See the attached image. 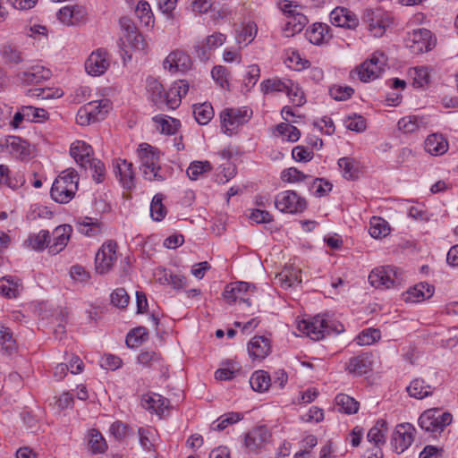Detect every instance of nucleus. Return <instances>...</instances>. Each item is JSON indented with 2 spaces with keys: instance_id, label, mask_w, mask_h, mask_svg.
I'll return each mask as SVG.
<instances>
[{
  "instance_id": "680f3d73",
  "label": "nucleus",
  "mask_w": 458,
  "mask_h": 458,
  "mask_svg": "<svg viewBox=\"0 0 458 458\" xmlns=\"http://www.w3.org/2000/svg\"><path fill=\"white\" fill-rule=\"evenodd\" d=\"M162 200L163 196L161 194H156L150 204V215L156 221H161L166 215V208L163 205Z\"/></svg>"
},
{
  "instance_id": "5fc2aeb1",
  "label": "nucleus",
  "mask_w": 458,
  "mask_h": 458,
  "mask_svg": "<svg viewBox=\"0 0 458 458\" xmlns=\"http://www.w3.org/2000/svg\"><path fill=\"white\" fill-rule=\"evenodd\" d=\"M284 93L296 106H301L305 103L304 92L297 83H294L291 80H289V83H287Z\"/></svg>"
},
{
  "instance_id": "774afa93",
  "label": "nucleus",
  "mask_w": 458,
  "mask_h": 458,
  "mask_svg": "<svg viewBox=\"0 0 458 458\" xmlns=\"http://www.w3.org/2000/svg\"><path fill=\"white\" fill-rule=\"evenodd\" d=\"M354 93V89L349 86L334 85L329 89L330 96L337 101H344L350 98Z\"/></svg>"
},
{
  "instance_id": "bf43d9fd",
  "label": "nucleus",
  "mask_w": 458,
  "mask_h": 458,
  "mask_svg": "<svg viewBox=\"0 0 458 458\" xmlns=\"http://www.w3.org/2000/svg\"><path fill=\"white\" fill-rule=\"evenodd\" d=\"M243 419V414L241 412H227L223 414L217 419V424L213 426L212 428L215 430H224L229 425L234 424Z\"/></svg>"
},
{
  "instance_id": "aec40b11",
  "label": "nucleus",
  "mask_w": 458,
  "mask_h": 458,
  "mask_svg": "<svg viewBox=\"0 0 458 458\" xmlns=\"http://www.w3.org/2000/svg\"><path fill=\"white\" fill-rule=\"evenodd\" d=\"M250 288V285L246 282L232 283L225 286L223 296L229 303L241 301L247 303L248 305H250L249 298L245 297Z\"/></svg>"
},
{
  "instance_id": "c9c22d12",
  "label": "nucleus",
  "mask_w": 458,
  "mask_h": 458,
  "mask_svg": "<svg viewBox=\"0 0 458 458\" xmlns=\"http://www.w3.org/2000/svg\"><path fill=\"white\" fill-rule=\"evenodd\" d=\"M425 125L423 117L417 115L405 116L398 122V129L404 133H412Z\"/></svg>"
},
{
  "instance_id": "cd10ccee",
  "label": "nucleus",
  "mask_w": 458,
  "mask_h": 458,
  "mask_svg": "<svg viewBox=\"0 0 458 458\" xmlns=\"http://www.w3.org/2000/svg\"><path fill=\"white\" fill-rule=\"evenodd\" d=\"M76 229L86 236H95L101 233L102 225L91 217H79L75 221Z\"/></svg>"
},
{
  "instance_id": "6ab92c4d",
  "label": "nucleus",
  "mask_w": 458,
  "mask_h": 458,
  "mask_svg": "<svg viewBox=\"0 0 458 458\" xmlns=\"http://www.w3.org/2000/svg\"><path fill=\"white\" fill-rule=\"evenodd\" d=\"M72 233V227L70 225H61L53 231V242L49 245V253L53 255L58 254L67 245L71 234Z\"/></svg>"
},
{
  "instance_id": "f03ea898",
  "label": "nucleus",
  "mask_w": 458,
  "mask_h": 458,
  "mask_svg": "<svg viewBox=\"0 0 458 458\" xmlns=\"http://www.w3.org/2000/svg\"><path fill=\"white\" fill-rule=\"evenodd\" d=\"M119 24L123 33L122 48L127 57H131L134 54L146 55L147 43L134 21L129 17H122L119 20Z\"/></svg>"
},
{
  "instance_id": "37998d69",
  "label": "nucleus",
  "mask_w": 458,
  "mask_h": 458,
  "mask_svg": "<svg viewBox=\"0 0 458 458\" xmlns=\"http://www.w3.org/2000/svg\"><path fill=\"white\" fill-rule=\"evenodd\" d=\"M338 165L343 171V176L347 180H354L358 177L359 165L351 157H342L338 160Z\"/></svg>"
},
{
  "instance_id": "58836bf2",
  "label": "nucleus",
  "mask_w": 458,
  "mask_h": 458,
  "mask_svg": "<svg viewBox=\"0 0 458 458\" xmlns=\"http://www.w3.org/2000/svg\"><path fill=\"white\" fill-rule=\"evenodd\" d=\"M251 388L257 392H265L271 386V377L264 370L255 371L250 378Z\"/></svg>"
},
{
  "instance_id": "a211bd4d",
  "label": "nucleus",
  "mask_w": 458,
  "mask_h": 458,
  "mask_svg": "<svg viewBox=\"0 0 458 458\" xmlns=\"http://www.w3.org/2000/svg\"><path fill=\"white\" fill-rule=\"evenodd\" d=\"M19 80L26 85L38 84L50 78V70L42 65H33L17 74Z\"/></svg>"
},
{
  "instance_id": "13d9d810",
  "label": "nucleus",
  "mask_w": 458,
  "mask_h": 458,
  "mask_svg": "<svg viewBox=\"0 0 458 458\" xmlns=\"http://www.w3.org/2000/svg\"><path fill=\"white\" fill-rule=\"evenodd\" d=\"M212 166L208 161H194L187 169V175L191 180H197L204 173L209 172Z\"/></svg>"
},
{
  "instance_id": "b1692460",
  "label": "nucleus",
  "mask_w": 458,
  "mask_h": 458,
  "mask_svg": "<svg viewBox=\"0 0 458 458\" xmlns=\"http://www.w3.org/2000/svg\"><path fill=\"white\" fill-rule=\"evenodd\" d=\"M248 352L253 360H263L271 352L270 341L265 336H255L248 344Z\"/></svg>"
},
{
  "instance_id": "a19ab883",
  "label": "nucleus",
  "mask_w": 458,
  "mask_h": 458,
  "mask_svg": "<svg viewBox=\"0 0 458 458\" xmlns=\"http://www.w3.org/2000/svg\"><path fill=\"white\" fill-rule=\"evenodd\" d=\"M28 242L34 250L41 251L45 248L49 249L51 242L50 233L47 230H41L38 233L31 234L28 239Z\"/></svg>"
},
{
  "instance_id": "a878e982",
  "label": "nucleus",
  "mask_w": 458,
  "mask_h": 458,
  "mask_svg": "<svg viewBox=\"0 0 458 458\" xmlns=\"http://www.w3.org/2000/svg\"><path fill=\"white\" fill-rule=\"evenodd\" d=\"M424 148L433 156H440L447 151L448 143L441 134L433 133L427 137L424 142Z\"/></svg>"
},
{
  "instance_id": "1a4fd4ad",
  "label": "nucleus",
  "mask_w": 458,
  "mask_h": 458,
  "mask_svg": "<svg viewBox=\"0 0 458 458\" xmlns=\"http://www.w3.org/2000/svg\"><path fill=\"white\" fill-rule=\"evenodd\" d=\"M437 39L429 30L421 28L413 30L410 34L407 47L414 55H420L430 51L435 47Z\"/></svg>"
},
{
  "instance_id": "79ce46f5",
  "label": "nucleus",
  "mask_w": 458,
  "mask_h": 458,
  "mask_svg": "<svg viewBox=\"0 0 458 458\" xmlns=\"http://www.w3.org/2000/svg\"><path fill=\"white\" fill-rule=\"evenodd\" d=\"M289 80H281L278 78L267 79L261 82L260 90L263 94H271L276 92H284Z\"/></svg>"
},
{
  "instance_id": "c03bdc74",
  "label": "nucleus",
  "mask_w": 458,
  "mask_h": 458,
  "mask_svg": "<svg viewBox=\"0 0 458 458\" xmlns=\"http://www.w3.org/2000/svg\"><path fill=\"white\" fill-rule=\"evenodd\" d=\"M193 114L198 123L208 124L214 116V110L210 104L203 103L194 106Z\"/></svg>"
},
{
  "instance_id": "473e14b6",
  "label": "nucleus",
  "mask_w": 458,
  "mask_h": 458,
  "mask_svg": "<svg viewBox=\"0 0 458 458\" xmlns=\"http://www.w3.org/2000/svg\"><path fill=\"white\" fill-rule=\"evenodd\" d=\"M406 389L409 395L416 399H423L433 392L432 386L421 378L412 380Z\"/></svg>"
},
{
  "instance_id": "9d476101",
  "label": "nucleus",
  "mask_w": 458,
  "mask_h": 458,
  "mask_svg": "<svg viewBox=\"0 0 458 458\" xmlns=\"http://www.w3.org/2000/svg\"><path fill=\"white\" fill-rule=\"evenodd\" d=\"M416 428L411 423L398 424L392 435L391 445L397 454L403 453L414 441Z\"/></svg>"
},
{
  "instance_id": "20e7f679",
  "label": "nucleus",
  "mask_w": 458,
  "mask_h": 458,
  "mask_svg": "<svg viewBox=\"0 0 458 458\" xmlns=\"http://www.w3.org/2000/svg\"><path fill=\"white\" fill-rule=\"evenodd\" d=\"M139 156L141 160L143 177L148 181L162 182L165 176L160 173L159 157L155 148L148 143L139 147Z\"/></svg>"
},
{
  "instance_id": "7ed1b4c3",
  "label": "nucleus",
  "mask_w": 458,
  "mask_h": 458,
  "mask_svg": "<svg viewBox=\"0 0 458 458\" xmlns=\"http://www.w3.org/2000/svg\"><path fill=\"white\" fill-rule=\"evenodd\" d=\"M298 328L303 334H306L312 340H319L326 335L331 333L339 334L344 331V326L335 321H331L324 316H316L310 321L302 320L299 323Z\"/></svg>"
},
{
  "instance_id": "393cba45",
  "label": "nucleus",
  "mask_w": 458,
  "mask_h": 458,
  "mask_svg": "<svg viewBox=\"0 0 458 458\" xmlns=\"http://www.w3.org/2000/svg\"><path fill=\"white\" fill-rule=\"evenodd\" d=\"M142 407L148 411L163 415L168 410L170 402L160 394H146L141 399Z\"/></svg>"
},
{
  "instance_id": "864d4df0",
  "label": "nucleus",
  "mask_w": 458,
  "mask_h": 458,
  "mask_svg": "<svg viewBox=\"0 0 458 458\" xmlns=\"http://www.w3.org/2000/svg\"><path fill=\"white\" fill-rule=\"evenodd\" d=\"M0 345L2 353L5 355H11L16 350L15 340L13 338L12 333L7 327H3L0 330Z\"/></svg>"
},
{
  "instance_id": "423d86ee",
  "label": "nucleus",
  "mask_w": 458,
  "mask_h": 458,
  "mask_svg": "<svg viewBox=\"0 0 458 458\" xmlns=\"http://www.w3.org/2000/svg\"><path fill=\"white\" fill-rule=\"evenodd\" d=\"M301 6L291 1H285L283 4L282 11L285 15L284 31L286 37L300 33L308 24V18L301 13Z\"/></svg>"
},
{
  "instance_id": "72a5a7b5",
  "label": "nucleus",
  "mask_w": 458,
  "mask_h": 458,
  "mask_svg": "<svg viewBox=\"0 0 458 458\" xmlns=\"http://www.w3.org/2000/svg\"><path fill=\"white\" fill-rule=\"evenodd\" d=\"M146 89L151 101L155 105L164 104V95L165 92H164L163 85L157 79L148 77L146 81Z\"/></svg>"
},
{
  "instance_id": "5701e85b",
  "label": "nucleus",
  "mask_w": 458,
  "mask_h": 458,
  "mask_svg": "<svg viewBox=\"0 0 458 458\" xmlns=\"http://www.w3.org/2000/svg\"><path fill=\"white\" fill-rule=\"evenodd\" d=\"M225 40V36L221 33H215L208 36L205 42L198 43L194 46L195 55L198 57L210 56L213 51L222 46Z\"/></svg>"
},
{
  "instance_id": "39448f33",
  "label": "nucleus",
  "mask_w": 458,
  "mask_h": 458,
  "mask_svg": "<svg viewBox=\"0 0 458 458\" xmlns=\"http://www.w3.org/2000/svg\"><path fill=\"white\" fill-rule=\"evenodd\" d=\"M369 281L376 288L388 289L401 285L404 281V274L396 267L384 266L373 269Z\"/></svg>"
},
{
  "instance_id": "ddd939ff",
  "label": "nucleus",
  "mask_w": 458,
  "mask_h": 458,
  "mask_svg": "<svg viewBox=\"0 0 458 458\" xmlns=\"http://www.w3.org/2000/svg\"><path fill=\"white\" fill-rule=\"evenodd\" d=\"M87 14L82 5H66L58 11L57 19L66 26H77L85 22Z\"/></svg>"
},
{
  "instance_id": "69168bd1",
  "label": "nucleus",
  "mask_w": 458,
  "mask_h": 458,
  "mask_svg": "<svg viewBox=\"0 0 458 458\" xmlns=\"http://www.w3.org/2000/svg\"><path fill=\"white\" fill-rule=\"evenodd\" d=\"M332 183L324 178H316L313 180L310 191H313L316 197H323L327 195L332 190Z\"/></svg>"
},
{
  "instance_id": "4468645a",
  "label": "nucleus",
  "mask_w": 458,
  "mask_h": 458,
  "mask_svg": "<svg viewBox=\"0 0 458 458\" xmlns=\"http://www.w3.org/2000/svg\"><path fill=\"white\" fill-rule=\"evenodd\" d=\"M363 20L369 24V30L375 37H381L389 26L388 18L383 17L381 10L367 9L363 13Z\"/></svg>"
},
{
  "instance_id": "f3484780",
  "label": "nucleus",
  "mask_w": 458,
  "mask_h": 458,
  "mask_svg": "<svg viewBox=\"0 0 458 458\" xmlns=\"http://www.w3.org/2000/svg\"><path fill=\"white\" fill-rule=\"evenodd\" d=\"M330 21L334 26L355 29L359 25L356 14L344 7H336L330 13Z\"/></svg>"
},
{
  "instance_id": "c85d7f7f",
  "label": "nucleus",
  "mask_w": 458,
  "mask_h": 458,
  "mask_svg": "<svg viewBox=\"0 0 458 458\" xmlns=\"http://www.w3.org/2000/svg\"><path fill=\"white\" fill-rule=\"evenodd\" d=\"M116 174L120 175V182L124 190L130 191L134 187V174L132 172V164L126 160L116 162Z\"/></svg>"
},
{
  "instance_id": "3c124183",
  "label": "nucleus",
  "mask_w": 458,
  "mask_h": 458,
  "mask_svg": "<svg viewBox=\"0 0 458 458\" xmlns=\"http://www.w3.org/2000/svg\"><path fill=\"white\" fill-rule=\"evenodd\" d=\"M108 66L107 59H86L85 62V70L91 76L103 74Z\"/></svg>"
},
{
  "instance_id": "e433bc0d",
  "label": "nucleus",
  "mask_w": 458,
  "mask_h": 458,
  "mask_svg": "<svg viewBox=\"0 0 458 458\" xmlns=\"http://www.w3.org/2000/svg\"><path fill=\"white\" fill-rule=\"evenodd\" d=\"M335 404L340 411L346 414L357 413L360 407L359 402L344 394H339L335 396Z\"/></svg>"
},
{
  "instance_id": "dca6fc26",
  "label": "nucleus",
  "mask_w": 458,
  "mask_h": 458,
  "mask_svg": "<svg viewBox=\"0 0 458 458\" xmlns=\"http://www.w3.org/2000/svg\"><path fill=\"white\" fill-rule=\"evenodd\" d=\"M270 436L267 427L259 426L254 428L245 436V446L250 452H258L268 441Z\"/></svg>"
},
{
  "instance_id": "4c0bfd02",
  "label": "nucleus",
  "mask_w": 458,
  "mask_h": 458,
  "mask_svg": "<svg viewBox=\"0 0 458 458\" xmlns=\"http://www.w3.org/2000/svg\"><path fill=\"white\" fill-rule=\"evenodd\" d=\"M328 26L324 23H314L306 31L309 41L314 45H319L326 40L328 34Z\"/></svg>"
},
{
  "instance_id": "e2e57ef3",
  "label": "nucleus",
  "mask_w": 458,
  "mask_h": 458,
  "mask_svg": "<svg viewBox=\"0 0 458 458\" xmlns=\"http://www.w3.org/2000/svg\"><path fill=\"white\" fill-rule=\"evenodd\" d=\"M148 335V331L143 327L131 330L126 336V344L130 347L138 346L142 344Z\"/></svg>"
},
{
  "instance_id": "2eb2a0df",
  "label": "nucleus",
  "mask_w": 458,
  "mask_h": 458,
  "mask_svg": "<svg viewBox=\"0 0 458 458\" xmlns=\"http://www.w3.org/2000/svg\"><path fill=\"white\" fill-rule=\"evenodd\" d=\"M188 90L189 83L187 81L179 80L174 81L164 95V104L170 109H175L180 106L182 97L187 94Z\"/></svg>"
},
{
  "instance_id": "7c9ffc66",
  "label": "nucleus",
  "mask_w": 458,
  "mask_h": 458,
  "mask_svg": "<svg viewBox=\"0 0 458 458\" xmlns=\"http://www.w3.org/2000/svg\"><path fill=\"white\" fill-rule=\"evenodd\" d=\"M4 145L9 148L10 153L17 157L24 158L30 155L27 141L20 137L7 136L4 140Z\"/></svg>"
},
{
  "instance_id": "9b49d317",
  "label": "nucleus",
  "mask_w": 458,
  "mask_h": 458,
  "mask_svg": "<svg viewBox=\"0 0 458 458\" xmlns=\"http://www.w3.org/2000/svg\"><path fill=\"white\" fill-rule=\"evenodd\" d=\"M114 243L108 240L105 242L98 250L95 257V269L99 275L109 273L114 266Z\"/></svg>"
},
{
  "instance_id": "603ef678",
  "label": "nucleus",
  "mask_w": 458,
  "mask_h": 458,
  "mask_svg": "<svg viewBox=\"0 0 458 458\" xmlns=\"http://www.w3.org/2000/svg\"><path fill=\"white\" fill-rule=\"evenodd\" d=\"M154 121L157 123V129L165 134L171 135L174 134L178 127L180 126V122L177 119L174 118H165L156 116Z\"/></svg>"
},
{
  "instance_id": "09e8293b",
  "label": "nucleus",
  "mask_w": 458,
  "mask_h": 458,
  "mask_svg": "<svg viewBox=\"0 0 458 458\" xmlns=\"http://www.w3.org/2000/svg\"><path fill=\"white\" fill-rule=\"evenodd\" d=\"M390 232L387 222L380 217H373L370 221L369 234L377 239L386 236Z\"/></svg>"
},
{
  "instance_id": "6e6d98bb",
  "label": "nucleus",
  "mask_w": 458,
  "mask_h": 458,
  "mask_svg": "<svg viewBox=\"0 0 458 458\" xmlns=\"http://www.w3.org/2000/svg\"><path fill=\"white\" fill-rule=\"evenodd\" d=\"M87 105L92 106L94 117L96 120H103L106 115L112 110L113 103L110 99L104 98L98 101L90 102Z\"/></svg>"
},
{
  "instance_id": "f257e3e1",
  "label": "nucleus",
  "mask_w": 458,
  "mask_h": 458,
  "mask_svg": "<svg viewBox=\"0 0 458 458\" xmlns=\"http://www.w3.org/2000/svg\"><path fill=\"white\" fill-rule=\"evenodd\" d=\"M79 175L74 169L63 171L54 181L50 195L57 203L70 202L78 191Z\"/></svg>"
},
{
  "instance_id": "0e129e2a",
  "label": "nucleus",
  "mask_w": 458,
  "mask_h": 458,
  "mask_svg": "<svg viewBox=\"0 0 458 458\" xmlns=\"http://www.w3.org/2000/svg\"><path fill=\"white\" fill-rule=\"evenodd\" d=\"M344 125L348 130L362 132L366 130V120L363 116L354 114L344 119Z\"/></svg>"
},
{
  "instance_id": "4d7b16f0",
  "label": "nucleus",
  "mask_w": 458,
  "mask_h": 458,
  "mask_svg": "<svg viewBox=\"0 0 458 458\" xmlns=\"http://www.w3.org/2000/svg\"><path fill=\"white\" fill-rule=\"evenodd\" d=\"M381 337V333L376 328H367L362 330L356 337L358 345L365 346L370 345L378 341Z\"/></svg>"
},
{
  "instance_id": "a18cd8bd",
  "label": "nucleus",
  "mask_w": 458,
  "mask_h": 458,
  "mask_svg": "<svg viewBox=\"0 0 458 458\" xmlns=\"http://www.w3.org/2000/svg\"><path fill=\"white\" fill-rule=\"evenodd\" d=\"M191 59H164L163 67L171 73L185 72L191 67Z\"/></svg>"
},
{
  "instance_id": "4be33fe9",
  "label": "nucleus",
  "mask_w": 458,
  "mask_h": 458,
  "mask_svg": "<svg viewBox=\"0 0 458 458\" xmlns=\"http://www.w3.org/2000/svg\"><path fill=\"white\" fill-rule=\"evenodd\" d=\"M70 154L75 162L85 169H88V163L93 159L91 146L82 140H77L72 144Z\"/></svg>"
},
{
  "instance_id": "ea45409f",
  "label": "nucleus",
  "mask_w": 458,
  "mask_h": 458,
  "mask_svg": "<svg viewBox=\"0 0 458 458\" xmlns=\"http://www.w3.org/2000/svg\"><path fill=\"white\" fill-rule=\"evenodd\" d=\"M241 372V366L236 361H227L223 368L218 369L215 372V377L217 380H231Z\"/></svg>"
},
{
  "instance_id": "412c9836",
  "label": "nucleus",
  "mask_w": 458,
  "mask_h": 458,
  "mask_svg": "<svg viewBox=\"0 0 458 458\" xmlns=\"http://www.w3.org/2000/svg\"><path fill=\"white\" fill-rule=\"evenodd\" d=\"M346 369L354 376H362L372 369V355L361 353L349 360Z\"/></svg>"
},
{
  "instance_id": "c756f323",
  "label": "nucleus",
  "mask_w": 458,
  "mask_h": 458,
  "mask_svg": "<svg viewBox=\"0 0 458 458\" xmlns=\"http://www.w3.org/2000/svg\"><path fill=\"white\" fill-rule=\"evenodd\" d=\"M430 412L428 415L432 422L433 433H440L452 422V415L449 412H443L438 409H429L425 411Z\"/></svg>"
},
{
  "instance_id": "0eeeda50",
  "label": "nucleus",
  "mask_w": 458,
  "mask_h": 458,
  "mask_svg": "<svg viewBox=\"0 0 458 458\" xmlns=\"http://www.w3.org/2000/svg\"><path fill=\"white\" fill-rule=\"evenodd\" d=\"M252 111L244 106L242 108H225L220 114L221 128L224 133L233 134L241 125L251 117Z\"/></svg>"
},
{
  "instance_id": "f704fd0d",
  "label": "nucleus",
  "mask_w": 458,
  "mask_h": 458,
  "mask_svg": "<svg viewBox=\"0 0 458 458\" xmlns=\"http://www.w3.org/2000/svg\"><path fill=\"white\" fill-rule=\"evenodd\" d=\"M88 446L92 454H102L107 449V445L102 434L92 428L88 433Z\"/></svg>"
},
{
  "instance_id": "de8ad7c7",
  "label": "nucleus",
  "mask_w": 458,
  "mask_h": 458,
  "mask_svg": "<svg viewBox=\"0 0 458 458\" xmlns=\"http://www.w3.org/2000/svg\"><path fill=\"white\" fill-rule=\"evenodd\" d=\"M300 273L299 270L284 269L276 276V278L283 287L288 288L301 283Z\"/></svg>"
},
{
  "instance_id": "2f4dec72",
  "label": "nucleus",
  "mask_w": 458,
  "mask_h": 458,
  "mask_svg": "<svg viewBox=\"0 0 458 458\" xmlns=\"http://www.w3.org/2000/svg\"><path fill=\"white\" fill-rule=\"evenodd\" d=\"M387 432V422L385 420H378L376 424L369 430L367 439L376 446L386 443V434Z\"/></svg>"
},
{
  "instance_id": "f8f14e48",
  "label": "nucleus",
  "mask_w": 458,
  "mask_h": 458,
  "mask_svg": "<svg viewBox=\"0 0 458 458\" xmlns=\"http://www.w3.org/2000/svg\"><path fill=\"white\" fill-rule=\"evenodd\" d=\"M385 62L381 59H365L355 70L351 72V76L357 74L363 82H368L377 78L384 71Z\"/></svg>"
},
{
  "instance_id": "6e6552de",
  "label": "nucleus",
  "mask_w": 458,
  "mask_h": 458,
  "mask_svg": "<svg viewBox=\"0 0 458 458\" xmlns=\"http://www.w3.org/2000/svg\"><path fill=\"white\" fill-rule=\"evenodd\" d=\"M275 207L283 213L300 214L307 208V201L294 191H284L276 196Z\"/></svg>"
},
{
  "instance_id": "338daca9",
  "label": "nucleus",
  "mask_w": 458,
  "mask_h": 458,
  "mask_svg": "<svg viewBox=\"0 0 458 458\" xmlns=\"http://www.w3.org/2000/svg\"><path fill=\"white\" fill-rule=\"evenodd\" d=\"M211 76L213 80L222 88L228 89V76L229 72L226 67L222 65H216L211 71Z\"/></svg>"
},
{
  "instance_id": "8fccbe9b",
  "label": "nucleus",
  "mask_w": 458,
  "mask_h": 458,
  "mask_svg": "<svg viewBox=\"0 0 458 458\" xmlns=\"http://www.w3.org/2000/svg\"><path fill=\"white\" fill-rule=\"evenodd\" d=\"M38 0H0V17L5 19L7 12L4 4H10L13 8L19 10H29L35 6Z\"/></svg>"
},
{
  "instance_id": "49530a36",
  "label": "nucleus",
  "mask_w": 458,
  "mask_h": 458,
  "mask_svg": "<svg viewBox=\"0 0 458 458\" xmlns=\"http://www.w3.org/2000/svg\"><path fill=\"white\" fill-rule=\"evenodd\" d=\"M410 75L413 78V85L422 88L430 82V72L427 66L414 67L410 70Z\"/></svg>"
},
{
  "instance_id": "052dcab7",
  "label": "nucleus",
  "mask_w": 458,
  "mask_h": 458,
  "mask_svg": "<svg viewBox=\"0 0 458 458\" xmlns=\"http://www.w3.org/2000/svg\"><path fill=\"white\" fill-rule=\"evenodd\" d=\"M135 13L140 22L145 26L154 22L153 13L148 2L140 1L136 6Z\"/></svg>"
},
{
  "instance_id": "bb28decb",
  "label": "nucleus",
  "mask_w": 458,
  "mask_h": 458,
  "mask_svg": "<svg viewBox=\"0 0 458 458\" xmlns=\"http://www.w3.org/2000/svg\"><path fill=\"white\" fill-rule=\"evenodd\" d=\"M433 287L427 283H420L414 287L409 289L404 294L405 301L419 302L428 299L433 294Z\"/></svg>"
}]
</instances>
